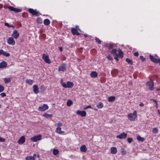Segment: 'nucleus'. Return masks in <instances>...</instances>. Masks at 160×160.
<instances>
[{
    "mask_svg": "<svg viewBox=\"0 0 160 160\" xmlns=\"http://www.w3.org/2000/svg\"><path fill=\"white\" fill-rule=\"evenodd\" d=\"M114 58L115 59H116L117 61H118V58L117 57H114Z\"/></svg>",
    "mask_w": 160,
    "mask_h": 160,
    "instance_id": "obj_58",
    "label": "nucleus"
},
{
    "mask_svg": "<svg viewBox=\"0 0 160 160\" xmlns=\"http://www.w3.org/2000/svg\"><path fill=\"white\" fill-rule=\"evenodd\" d=\"M48 106L47 104H44L42 106L39 107L38 110L40 111L43 112L48 109Z\"/></svg>",
    "mask_w": 160,
    "mask_h": 160,
    "instance_id": "obj_3",
    "label": "nucleus"
},
{
    "mask_svg": "<svg viewBox=\"0 0 160 160\" xmlns=\"http://www.w3.org/2000/svg\"><path fill=\"white\" fill-rule=\"evenodd\" d=\"M115 99V98L114 96H111L108 98V100L109 102L114 101Z\"/></svg>",
    "mask_w": 160,
    "mask_h": 160,
    "instance_id": "obj_35",
    "label": "nucleus"
},
{
    "mask_svg": "<svg viewBox=\"0 0 160 160\" xmlns=\"http://www.w3.org/2000/svg\"><path fill=\"white\" fill-rule=\"evenodd\" d=\"M3 55L6 57H9V56L10 54L9 53L7 52H5L4 51H3Z\"/></svg>",
    "mask_w": 160,
    "mask_h": 160,
    "instance_id": "obj_39",
    "label": "nucleus"
},
{
    "mask_svg": "<svg viewBox=\"0 0 160 160\" xmlns=\"http://www.w3.org/2000/svg\"><path fill=\"white\" fill-rule=\"evenodd\" d=\"M117 51L116 49H113L112 50L111 52V53L113 55L115 56H118V53L117 52Z\"/></svg>",
    "mask_w": 160,
    "mask_h": 160,
    "instance_id": "obj_28",
    "label": "nucleus"
},
{
    "mask_svg": "<svg viewBox=\"0 0 160 160\" xmlns=\"http://www.w3.org/2000/svg\"><path fill=\"white\" fill-rule=\"evenodd\" d=\"M3 50L1 49L0 50V55L3 54Z\"/></svg>",
    "mask_w": 160,
    "mask_h": 160,
    "instance_id": "obj_53",
    "label": "nucleus"
},
{
    "mask_svg": "<svg viewBox=\"0 0 160 160\" xmlns=\"http://www.w3.org/2000/svg\"><path fill=\"white\" fill-rule=\"evenodd\" d=\"M7 43L9 45L13 46L15 45V42L12 37H9L7 39Z\"/></svg>",
    "mask_w": 160,
    "mask_h": 160,
    "instance_id": "obj_5",
    "label": "nucleus"
},
{
    "mask_svg": "<svg viewBox=\"0 0 160 160\" xmlns=\"http://www.w3.org/2000/svg\"><path fill=\"white\" fill-rule=\"evenodd\" d=\"M146 84L147 86L149 87V88L150 90H152L153 89L154 83L152 82H148Z\"/></svg>",
    "mask_w": 160,
    "mask_h": 160,
    "instance_id": "obj_13",
    "label": "nucleus"
},
{
    "mask_svg": "<svg viewBox=\"0 0 160 160\" xmlns=\"http://www.w3.org/2000/svg\"><path fill=\"white\" fill-rule=\"evenodd\" d=\"M87 149V148L85 145H83L80 148V150L81 152H85Z\"/></svg>",
    "mask_w": 160,
    "mask_h": 160,
    "instance_id": "obj_20",
    "label": "nucleus"
},
{
    "mask_svg": "<svg viewBox=\"0 0 160 160\" xmlns=\"http://www.w3.org/2000/svg\"><path fill=\"white\" fill-rule=\"evenodd\" d=\"M66 67H67L65 64H62L59 67L58 71H62L64 72L66 70Z\"/></svg>",
    "mask_w": 160,
    "mask_h": 160,
    "instance_id": "obj_10",
    "label": "nucleus"
},
{
    "mask_svg": "<svg viewBox=\"0 0 160 160\" xmlns=\"http://www.w3.org/2000/svg\"><path fill=\"white\" fill-rule=\"evenodd\" d=\"M156 106L157 108L158 107V103L157 102V103H156Z\"/></svg>",
    "mask_w": 160,
    "mask_h": 160,
    "instance_id": "obj_62",
    "label": "nucleus"
},
{
    "mask_svg": "<svg viewBox=\"0 0 160 160\" xmlns=\"http://www.w3.org/2000/svg\"><path fill=\"white\" fill-rule=\"evenodd\" d=\"M25 142V138L24 136H22L18 140V143L19 144H22Z\"/></svg>",
    "mask_w": 160,
    "mask_h": 160,
    "instance_id": "obj_17",
    "label": "nucleus"
},
{
    "mask_svg": "<svg viewBox=\"0 0 160 160\" xmlns=\"http://www.w3.org/2000/svg\"><path fill=\"white\" fill-rule=\"evenodd\" d=\"M42 139V135H39L35 136L30 138V140L32 142H36Z\"/></svg>",
    "mask_w": 160,
    "mask_h": 160,
    "instance_id": "obj_2",
    "label": "nucleus"
},
{
    "mask_svg": "<svg viewBox=\"0 0 160 160\" xmlns=\"http://www.w3.org/2000/svg\"><path fill=\"white\" fill-rule=\"evenodd\" d=\"M78 29L72 28H71V31L73 35H80L79 33L78 32Z\"/></svg>",
    "mask_w": 160,
    "mask_h": 160,
    "instance_id": "obj_16",
    "label": "nucleus"
},
{
    "mask_svg": "<svg viewBox=\"0 0 160 160\" xmlns=\"http://www.w3.org/2000/svg\"><path fill=\"white\" fill-rule=\"evenodd\" d=\"M126 61L128 62L129 64H132V61L131 60L129 59L128 58H127L126 59Z\"/></svg>",
    "mask_w": 160,
    "mask_h": 160,
    "instance_id": "obj_43",
    "label": "nucleus"
},
{
    "mask_svg": "<svg viewBox=\"0 0 160 160\" xmlns=\"http://www.w3.org/2000/svg\"><path fill=\"white\" fill-rule=\"evenodd\" d=\"M160 63V58L157 59L156 63Z\"/></svg>",
    "mask_w": 160,
    "mask_h": 160,
    "instance_id": "obj_54",
    "label": "nucleus"
},
{
    "mask_svg": "<svg viewBox=\"0 0 160 160\" xmlns=\"http://www.w3.org/2000/svg\"><path fill=\"white\" fill-rule=\"evenodd\" d=\"M56 126H58V127H60L62 126V123L60 122H58V123L55 124Z\"/></svg>",
    "mask_w": 160,
    "mask_h": 160,
    "instance_id": "obj_41",
    "label": "nucleus"
},
{
    "mask_svg": "<svg viewBox=\"0 0 160 160\" xmlns=\"http://www.w3.org/2000/svg\"><path fill=\"white\" fill-rule=\"evenodd\" d=\"M73 86V83L72 82L68 81L67 83L63 84V87L65 88H72Z\"/></svg>",
    "mask_w": 160,
    "mask_h": 160,
    "instance_id": "obj_4",
    "label": "nucleus"
},
{
    "mask_svg": "<svg viewBox=\"0 0 160 160\" xmlns=\"http://www.w3.org/2000/svg\"><path fill=\"white\" fill-rule=\"evenodd\" d=\"M121 152L122 155H124L126 153V151L124 148H122L121 149Z\"/></svg>",
    "mask_w": 160,
    "mask_h": 160,
    "instance_id": "obj_38",
    "label": "nucleus"
},
{
    "mask_svg": "<svg viewBox=\"0 0 160 160\" xmlns=\"http://www.w3.org/2000/svg\"><path fill=\"white\" fill-rule=\"evenodd\" d=\"M56 132L59 134L64 135V132L61 130V128L60 127H58L56 128L55 131Z\"/></svg>",
    "mask_w": 160,
    "mask_h": 160,
    "instance_id": "obj_12",
    "label": "nucleus"
},
{
    "mask_svg": "<svg viewBox=\"0 0 160 160\" xmlns=\"http://www.w3.org/2000/svg\"><path fill=\"white\" fill-rule=\"evenodd\" d=\"M95 40L96 42H97L98 44H100L101 43V41L98 38H96Z\"/></svg>",
    "mask_w": 160,
    "mask_h": 160,
    "instance_id": "obj_44",
    "label": "nucleus"
},
{
    "mask_svg": "<svg viewBox=\"0 0 160 160\" xmlns=\"http://www.w3.org/2000/svg\"><path fill=\"white\" fill-rule=\"evenodd\" d=\"M4 90V87L1 85L0 84V93L2 92Z\"/></svg>",
    "mask_w": 160,
    "mask_h": 160,
    "instance_id": "obj_42",
    "label": "nucleus"
},
{
    "mask_svg": "<svg viewBox=\"0 0 160 160\" xmlns=\"http://www.w3.org/2000/svg\"><path fill=\"white\" fill-rule=\"evenodd\" d=\"M118 51L119 52V53L118 54V56H119L123 57V56L122 55L123 53L122 51L120 49L118 50Z\"/></svg>",
    "mask_w": 160,
    "mask_h": 160,
    "instance_id": "obj_36",
    "label": "nucleus"
},
{
    "mask_svg": "<svg viewBox=\"0 0 160 160\" xmlns=\"http://www.w3.org/2000/svg\"><path fill=\"white\" fill-rule=\"evenodd\" d=\"M157 111H158V114H159V115L160 116V110L159 109H158L157 110Z\"/></svg>",
    "mask_w": 160,
    "mask_h": 160,
    "instance_id": "obj_57",
    "label": "nucleus"
},
{
    "mask_svg": "<svg viewBox=\"0 0 160 160\" xmlns=\"http://www.w3.org/2000/svg\"><path fill=\"white\" fill-rule=\"evenodd\" d=\"M28 10L29 12L32 15H35L36 16H38L39 15L38 12L33 9L29 8Z\"/></svg>",
    "mask_w": 160,
    "mask_h": 160,
    "instance_id": "obj_7",
    "label": "nucleus"
},
{
    "mask_svg": "<svg viewBox=\"0 0 160 160\" xmlns=\"http://www.w3.org/2000/svg\"><path fill=\"white\" fill-rule=\"evenodd\" d=\"M117 152V149L116 147H112L110 148V152L113 154H116Z\"/></svg>",
    "mask_w": 160,
    "mask_h": 160,
    "instance_id": "obj_15",
    "label": "nucleus"
},
{
    "mask_svg": "<svg viewBox=\"0 0 160 160\" xmlns=\"http://www.w3.org/2000/svg\"><path fill=\"white\" fill-rule=\"evenodd\" d=\"M113 45L112 44H108L107 43L105 45L106 47H108V49L109 50L113 48Z\"/></svg>",
    "mask_w": 160,
    "mask_h": 160,
    "instance_id": "obj_30",
    "label": "nucleus"
},
{
    "mask_svg": "<svg viewBox=\"0 0 160 160\" xmlns=\"http://www.w3.org/2000/svg\"><path fill=\"white\" fill-rule=\"evenodd\" d=\"M33 156H34V157H36V154L34 153V155H33Z\"/></svg>",
    "mask_w": 160,
    "mask_h": 160,
    "instance_id": "obj_60",
    "label": "nucleus"
},
{
    "mask_svg": "<svg viewBox=\"0 0 160 160\" xmlns=\"http://www.w3.org/2000/svg\"><path fill=\"white\" fill-rule=\"evenodd\" d=\"M4 25L5 26H6L8 27L9 28H10L11 27H12L13 28V29L14 28V27L12 25H10L9 23L7 22H5L4 23Z\"/></svg>",
    "mask_w": 160,
    "mask_h": 160,
    "instance_id": "obj_34",
    "label": "nucleus"
},
{
    "mask_svg": "<svg viewBox=\"0 0 160 160\" xmlns=\"http://www.w3.org/2000/svg\"><path fill=\"white\" fill-rule=\"evenodd\" d=\"M98 73L95 71H92L90 73L91 76L93 78H95L98 76Z\"/></svg>",
    "mask_w": 160,
    "mask_h": 160,
    "instance_id": "obj_21",
    "label": "nucleus"
},
{
    "mask_svg": "<svg viewBox=\"0 0 160 160\" xmlns=\"http://www.w3.org/2000/svg\"><path fill=\"white\" fill-rule=\"evenodd\" d=\"M26 82L29 84L31 85L33 83V81L32 80L27 79L26 80Z\"/></svg>",
    "mask_w": 160,
    "mask_h": 160,
    "instance_id": "obj_33",
    "label": "nucleus"
},
{
    "mask_svg": "<svg viewBox=\"0 0 160 160\" xmlns=\"http://www.w3.org/2000/svg\"><path fill=\"white\" fill-rule=\"evenodd\" d=\"M0 141L2 142H4L5 141V139L0 137Z\"/></svg>",
    "mask_w": 160,
    "mask_h": 160,
    "instance_id": "obj_48",
    "label": "nucleus"
},
{
    "mask_svg": "<svg viewBox=\"0 0 160 160\" xmlns=\"http://www.w3.org/2000/svg\"><path fill=\"white\" fill-rule=\"evenodd\" d=\"M12 36L14 38L16 39L18 38L19 36V34L17 30H15L13 31Z\"/></svg>",
    "mask_w": 160,
    "mask_h": 160,
    "instance_id": "obj_14",
    "label": "nucleus"
},
{
    "mask_svg": "<svg viewBox=\"0 0 160 160\" xmlns=\"http://www.w3.org/2000/svg\"><path fill=\"white\" fill-rule=\"evenodd\" d=\"M33 91L35 94H38L39 92V89L37 85H34L33 86Z\"/></svg>",
    "mask_w": 160,
    "mask_h": 160,
    "instance_id": "obj_18",
    "label": "nucleus"
},
{
    "mask_svg": "<svg viewBox=\"0 0 160 160\" xmlns=\"http://www.w3.org/2000/svg\"><path fill=\"white\" fill-rule=\"evenodd\" d=\"M160 90V88H158L156 90L157 91H159Z\"/></svg>",
    "mask_w": 160,
    "mask_h": 160,
    "instance_id": "obj_61",
    "label": "nucleus"
},
{
    "mask_svg": "<svg viewBox=\"0 0 160 160\" xmlns=\"http://www.w3.org/2000/svg\"><path fill=\"white\" fill-rule=\"evenodd\" d=\"M137 139L139 141H141L142 142L144 140V139L143 138L141 137L140 136L138 135L137 136Z\"/></svg>",
    "mask_w": 160,
    "mask_h": 160,
    "instance_id": "obj_29",
    "label": "nucleus"
},
{
    "mask_svg": "<svg viewBox=\"0 0 160 160\" xmlns=\"http://www.w3.org/2000/svg\"><path fill=\"white\" fill-rule=\"evenodd\" d=\"M84 36L85 37H87V34H84Z\"/></svg>",
    "mask_w": 160,
    "mask_h": 160,
    "instance_id": "obj_63",
    "label": "nucleus"
},
{
    "mask_svg": "<svg viewBox=\"0 0 160 160\" xmlns=\"http://www.w3.org/2000/svg\"><path fill=\"white\" fill-rule=\"evenodd\" d=\"M61 84H62V86L63 87V84H65V83L64 82H63V79H62L61 80Z\"/></svg>",
    "mask_w": 160,
    "mask_h": 160,
    "instance_id": "obj_51",
    "label": "nucleus"
},
{
    "mask_svg": "<svg viewBox=\"0 0 160 160\" xmlns=\"http://www.w3.org/2000/svg\"><path fill=\"white\" fill-rule=\"evenodd\" d=\"M127 136V134L124 132L120 134L117 136L116 137L120 139H125Z\"/></svg>",
    "mask_w": 160,
    "mask_h": 160,
    "instance_id": "obj_9",
    "label": "nucleus"
},
{
    "mask_svg": "<svg viewBox=\"0 0 160 160\" xmlns=\"http://www.w3.org/2000/svg\"><path fill=\"white\" fill-rule=\"evenodd\" d=\"M144 104L142 102L140 103L139 105L140 106H144Z\"/></svg>",
    "mask_w": 160,
    "mask_h": 160,
    "instance_id": "obj_55",
    "label": "nucleus"
},
{
    "mask_svg": "<svg viewBox=\"0 0 160 160\" xmlns=\"http://www.w3.org/2000/svg\"><path fill=\"white\" fill-rule=\"evenodd\" d=\"M50 23V21L48 19H45L43 21V23L46 25H48Z\"/></svg>",
    "mask_w": 160,
    "mask_h": 160,
    "instance_id": "obj_26",
    "label": "nucleus"
},
{
    "mask_svg": "<svg viewBox=\"0 0 160 160\" xmlns=\"http://www.w3.org/2000/svg\"><path fill=\"white\" fill-rule=\"evenodd\" d=\"M0 95L2 97H5L6 96L5 93L4 92L1 93L0 94Z\"/></svg>",
    "mask_w": 160,
    "mask_h": 160,
    "instance_id": "obj_49",
    "label": "nucleus"
},
{
    "mask_svg": "<svg viewBox=\"0 0 160 160\" xmlns=\"http://www.w3.org/2000/svg\"><path fill=\"white\" fill-rule=\"evenodd\" d=\"M43 116L47 118H51L53 116V115L52 114H48L45 113L43 115Z\"/></svg>",
    "mask_w": 160,
    "mask_h": 160,
    "instance_id": "obj_22",
    "label": "nucleus"
},
{
    "mask_svg": "<svg viewBox=\"0 0 160 160\" xmlns=\"http://www.w3.org/2000/svg\"><path fill=\"white\" fill-rule=\"evenodd\" d=\"M140 59L142 61H144L145 59V58L142 56H140Z\"/></svg>",
    "mask_w": 160,
    "mask_h": 160,
    "instance_id": "obj_50",
    "label": "nucleus"
},
{
    "mask_svg": "<svg viewBox=\"0 0 160 160\" xmlns=\"http://www.w3.org/2000/svg\"><path fill=\"white\" fill-rule=\"evenodd\" d=\"M59 49L61 52H62L63 50L62 48V47H60L59 48Z\"/></svg>",
    "mask_w": 160,
    "mask_h": 160,
    "instance_id": "obj_56",
    "label": "nucleus"
},
{
    "mask_svg": "<svg viewBox=\"0 0 160 160\" xmlns=\"http://www.w3.org/2000/svg\"><path fill=\"white\" fill-rule=\"evenodd\" d=\"M7 66V63L4 61H3L0 63V68H6Z\"/></svg>",
    "mask_w": 160,
    "mask_h": 160,
    "instance_id": "obj_19",
    "label": "nucleus"
},
{
    "mask_svg": "<svg viewBox=\"0 0 160 160\" xmlns=\"http://www.w3.org/2000/svg\"><path fill=\"white\" fill-rule=\"evenodd\" d=\"M137 117V113L136 111H134L133 113H130L128 115V119L130 121H134Z\"/></svg>",
    "mask_w": 160,
    "mask_h": 160,
    "instance_id": "obj_1",
    "label": "nucleus"
},
{
    "mask_svg": "<svg viewBox=\"0 0 160 160\" xmlns=\"http://www.w3.org/2000/svg\"><path fill=\"white\" fill-rule=\"evenodd\" d=\"M58 153V151L57 149H54L53 151V153L55 155H57Z\"/></svg>",
    "mask_w": 160,
    "mask_h": 160,
    "instance_id": "obj_40",
    "label": "nucleus"
},
{
    "mask_svg": "<svg viewBox=\"0 0 160 160\" xmlns=\"http://www.w3.org/2000/svg\"><path fill=\"white\" fill-rule=\"evenodd\" d=\"M7 8L10 11H13L16 12H18L21 11L20 9L15 8L11 6H9L7 7Z\"/></svg>",
    "mask_w": 160,
    "mask_h": 160,
    "instance_id": "obj_6",
    "label": "nucleus"
},
{
    "mask_svg": "<svg viewBox=\"0 0 160 160\" xmlns=\"http://www.w3.org/2000/svg\"><path fill=\"white\" fill-rule=\"evenodd\" d=\"M107 58L109 60H112V57L109 55H108L107 56Z\"/></svg>",
    "mask_w": 160,
    "mask_h": 160,
    "instance_id": "obj_47",
    "label": "nucleus"
},
{
    "mask_svg": "<svg viewBox=\"0 0 160 160\" xmlns=\"http://www.w3.org/2000/svg\"><path fill=\"white\" fill-rule=\"evenodd\" d=\"M127 141L129 143H131L133 141V139L132 138H127Z\"/></svg>",
    "mask_w": 160,
    "mask_h": 160,
    "instance_id": "obj_45",
    "label": "nucleus"
},
{
    "mask_svg": "<svg viewBox=\"0 0 160 160\" xmlns=\"http://www.w3.org/2000/svg\"><path fill=\"white\" fill-rule=\"evenodd\" d=\"M153 101H154V102H155V103H157V101L156 100H155V99L153 100Z\"/></svg>",
    "mask_w": 160,
    "mask_h": 160,
    "instance_id": "obj_59",
    "label": "nucleus"
},
{
    "mask_svg": "<svg viewBox=\"0 0 160 160\" xmlns=\"http://www.w3.org/2000/svg\"><path fill=\"white\" fill-rule=\"evenodd\" d=\"M149 57L151 61L154 63H156L157 58H155L154 57L152 56L151 55H149Z\"/></svg>",
    "mask_w": 160,
    "mask_h": 160,
    "instance_id": "obj_24",
    "label": "nucleus"
},
{
    "mask_svg": "<svg viewBox=\"0 0 160 160\" xmlns=\"http://www.w3.org/2000/svg\"><path fill=\"white\" fill-rule=\"evenodd\" d=\"M78 29V30H79V31L80 32H81V30H80V29Z\"/></svg>",
    "mask_w": 160,
    "mask_h": 160,
    "instance_id": "obj_64",
    "label": "nucleus"
},
{
    "mask_svg": "<svg viewBox=\"0 0 160 160\" xmlns=\"http://www.w3.org/2000/svg\"><path fill=\"white\" fill-rule=\"evenodd\" d=\"M152 131L154 133H157L158 132V130L157 128H154L152 129Z\"/></svg>",
    "mask_w": 160,
    "mask_h": 160,
    "instance_id": "obj_37",
    "label": "nucleus"
},
{
    "mask_svg": "<svg viewBox=\"0 0 160 160\" xmlns=\"http://www.w3.org/2000/svg\"><path fill=\"white\" fill-rule=\"evenodd\" d=\"M89 108H91V107L90 105H88L86 107H85L84 108V110H86L87 109Z\"/></svg>",
    "mask_w": 160,
    "mask_h": 160,
    "instance_id": "obj_46",
    "label": "nucleus"
},
{
    "mask_svg": "<svg viewBox=\"0 0 160 160\" xmlns=\"http://www.w3.org/2000/svg\"><path fill=\"white\" fill-rule=\"evenodd\" d=\"M97 107L98 108H101L103 107V104L101 102H99V103L97 104Z\"/></svg>",
    "mask_w": 160,
    "mask_h": 160,
    "instance_id": "obj_31",
    "label": "nucleus"
},
{
    "mask_svg": "<svg viewBox=\"0 0 160 160\" xmlns=\"http://www.w3.org/2000/svg\"><path fill=\"white\" fill-rule=\"evenodd\" d=\"M11 77L5 78L4 79V81L5 83H8L10 82L11 81Z\"/></svg>",
    "mask_w": 160,
    "mask_h": 160,
    "instance_id": "obj_23",
    "label": "nucleus"
},
{
    "mask_svg": "<svg viewBox=\"0 0 160 160\" xmlns=\"http://www.w3.org/2000/svg\"><path fill=\"white\" fill-rule=\"evenodd\" d=\"M118 73V71L117 70L114 69L112 70L111 72V74L112 76H115Z\"/></svg>",
    "mask_w": 160,
    "mask_h": 160,
    "instance_id": "obj_27",
    "label": "nucleus"
},
{
    "mask_svg": "<svg viewBox=\"0 0 160 160\" xmlns=\"http://www.w3.org/2000/svg\"><path fill=\"white\" fill-rule=\"evenodd\" d=\"M76 113L82 117H84L86 115V113L84 111L78 110L76 112Z\"/></svg>",
    "mask_w": 160,
    "mask_h": 160,
    "instance_id": "obj_11",
    "label": "nucleus"
},
{
    "mask_svg": "<svg viewBox=\"0 0 160 160\" xmlns=\"http://www.w3.org/2000/svg\"><path fill=\"white\" fill-rule=\"evenodd\" d=\"M73 104L72 101L71 100H68L67 102V105L68 106L70 107Z\"/></svg>",
    "mask_w": 160,
    "mask_h": 160,
    "instance_id": "obj_32",
    "label": "nucleus"
},
{
    "mask_svg": "<svg viewBox=\"0 0 160 160\" xmlns=\"http://www.w3.org/2000/svg\"><path fill=\"white\" fill-rule=\"evenodd\" d=\"M26 160H35V158L32 156H28L26 157Z\"/></svg>",
    "mask_w": 160,
    "mask_h": 160,
    "instance_id": "obj_25",
    "label": "nucleus"
},
{
    "mask_svg": "<svg viewBox=\"0 0 160 160\" xmlns=\"http://www.w3.org/2000/svg\"><path fill=\"white\" fill-rule=\"evenodd\" d=\"M42 58L44 59V61L46 63L50 64L51 62L49 58L48 55L43 54L42 56Z\"/></svg>",
    "mask_w": 160,
    "mask_h": 160,
    "instance_id": "obj_8",
    "label": "nucleus"
},
{
    "mask_svg": "<svg viewBox=\"0 0 160 160\" xmlns=\"http://www.w3.org/2000/svg\"><path fill=\"white\" fill-rule=\"evenodd\" d=\"M134 55L136 56H138V52H135L134 53Z\"/></svg>",
    "mask_w": 160,
    "mask_h": 160,
    "instance_id": "obj_52",
    "label": "nucleus"
}]
</instances>
